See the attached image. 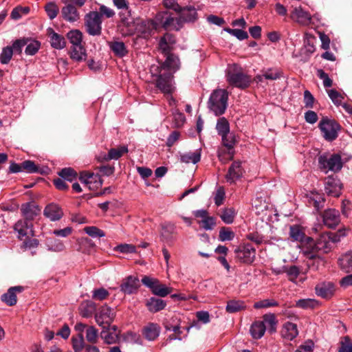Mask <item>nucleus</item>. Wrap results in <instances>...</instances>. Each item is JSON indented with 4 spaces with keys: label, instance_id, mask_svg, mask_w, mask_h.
<instances>
[{
    "label": "nucleus",
    "instance_id": "f257e3e1",
    "mask_svg": "<svg viewBox=\"0 0 352 352\" xmlns=\"http://www.w3.org/2000/svg\"><path fill=\"white\" fill-rule=\"evenodd\" d=\"M228 93L226 89H216L211 94L208 100V108L215 114H223L228 107Z\"/></svg>",
    "mask_w": 352,
    "mask_h": 352
},
{
    "label": "nucleus",
    "instance_id": "f03ea898",
    "mask_svg": "<svg viewBox=\"0 0 352 352\" xmlns=\"http://www.w3.org/2000/svg\"><path fill=\"white\" fill-rule=\"evenodd\" d=\"M227 80L230 85L241 89L248 87L251 81L250 77L245 74L243 69L236 64L228 66Z\"/></svg>",
    "mask_w": 352,
    "mask_h": 352
},
{
    "label": "nucleus",
    "instance_id": "7ed1b4c3",
    "mask_svg": "<svg viewBox=\"0 0 352 352\" xmlns=\"http://www.w3.org/2000/svg\"><path fill=\"white\" fill-rule=\"evenodd\" d=\"M153 20L157 30L162 28L164 30H179L181 28V19H177L168 11L159 12Z\"/></svg>",
    "mask_w": 352,
    "mask_h": 352
},
{
    "label": "nucleus",
    "instance_id": "20e7f679",
    "mask_svg": "<svg viewBox=\"0 0 352 352\" xmlns=\"http://www.w3.org/2000/svg\"><path fill=\"white\" fill-rule=\"evenodd\" d=\"M318 128L321 131L324 140L332 142L338 136V132L341 129L340 125L335 120L328 117H323L318 124Z\"/></svg>",
    "mask_w": 352,
    "mask_h": 352
},
{
    "label": "nucleus",
    "instance_id": "39448f33",
    "mask_svg": "<svg viewBox=\"0 0 352 352\" xmlns=\"http://www.w3.org/2000/svg\"><path fill=\"white\" fill-rule=\"evenodd\" d=\"M221 142L224 148H219L218 150V157L220 161L226 163L232 160L234 157V146L236 142L235 135L229 132L221 135Z\"/></svg>",
    "mask_w": 352,
    "mask_h": 352
},
{
    "label": "nucleus",
    "instance_id": "423d86ee",
    "mask_svg": "<svg viewBox=\"0 0 352 352\" xmlns=\"http://www.w3.org/2000/svg\"><path fill=\"white\" fill-rule=\"evenodd\" d=\"M85 25L89 35L99 36L102 32V19L96 11L89 12L85 16Z\"/></svg>",
    "mask_w": 352,
    "mask_h": 352
},
{
    "label": "nucleus",
    "instance_id": "0eeeda50",
    "mask_svg": "<svg viewBox=\"0 0 352 352\" xmlns=\"http://www.w3.org/2000/svg\"><path fill=\"white\" fill-rule=\"evenodd\" d=\"M153 30H157L153 19H136L134 21V26L127 30V33L133 34L138 32L142 37L147 38L151 35Z\"/></svg>",
    "mask_w": 352,
    "mask_h": 352
},
{
    "label": "nucleus",
    "instance_id": "6e6552de",
    "mask_svg": "<svg viewBox=\"0 0 352 352\" xmlns=\"http://www.w3.org/2000/svg\"><path fill=\"white\" fill-rule=\"evenodd\" d=\"M308 244L310 250L309 251L313 252H329L333 246L331 245V237L328 234L324 233L320 235L319 238L315 242L311 238H308Z\"/></svg>",
    "mask_w": 352,
    "mask_h": 352
},
{
    "label": "nucleus",
    "instance_id": "1a4fd4ad",
    "mask_svg": "<svg viewBox=\"0 0 352 352\" xmlns=\"http://www.w3.org/2000/svg\"><path fill=\"white\" fill-rule=\"evenodd\" d=\"M142 283L151 289L152 292L160 297H165L172 292V288L166 287L165 285L162 284L160 281L153 278L145 276L142 279Z\"/></svg>",
    "mask_w": 352,
    "mask_h": 352
},
{
    "label": "nucleus",
    "instance_id": "9d476101",
    "mask_svg": "<svg viewBox=\"0 0 352 352\" xmlns=\"http://www.w3.org/2000/svg\"><path fill=\"white\" fill-rule=\"evenodd\" d=\"M322 169L338 172L342 168L341 156L339 154H333L329 157L320 156L318 160Z\"/></svg>",
    "mask_w": 352,
    "mask_h": 352
},
{
    "label": "nucleus",
    "instance_id": "9b49d317",
    "mask_svg": "<svg viewBox=\"0 0 352 352\" xmlns=\"http://www.w3.org/2000/svg\"><path fill=\"white\" fill-rule=\"evenodd\" d=\"M236 258L243 263L250 264L255 258L256 250L251 244H245L235 250Z\"/></svg>",
    "mask_w": 352,
    "mask_h": 352
},
{
    "label": "nucleus",
    "instance_id": "f8f14e48",
    "mask_svg": "<svg viewBox=\"0 0 352 352\" xmlns=\"http://www.w3.org/2000/svg\"><path fill=\"white\" fill-rule=\"evenodd\" d=\"M115 313L107 305L102 306L95 314L96 322L99 326L106 324L109 326L113 321Z\"/></svg>",
    "mask_w": 352,
    "mask_h": 352
},
{
    "label": "nucleus",
    "instance_id": "ddd939ff",
    "mask_svg": "<svg viewBox=\"0 0 352 352\" xmlns=\"http://www.w3.org/2000/svg\"><path fill=\"white\" fill-rule=\"evenodd\" d=\"M21 215L24 220L32 222L38 215L41 214V208L34 202H27L23 204L20 208Z\"/></svg>",
    "mask_w": 352,
    "mask_h": 352
},
{
    "label": "nucleus",
    "instance_id": "4468645a",
    "mask_svg": "<svg viewBox=\"0 0 352 352\" xmlns=\"http://www.w3.org/2000/svg\"><path fill=\"white\" fill-rule=\"evenodd\" d=\"M80 182L88 186L91 190L98 189L102 185V179L99 174L90 172H82L79 177Z\"/></svg>",
    "mask_w": 352,
    "mask_h": 352
},
{
    "label": "nucleus",
    "instance_id": "2eb2a0df",
    "mask_svg": "<svg viewBox=\"0 0 352 352\" xmlns=\"http://www.w3.org/2000/svg\"><path fill=\"white\" fill-rule=\"evenodd\" d=\"M13 229L18 234L17 238L20 240L29 234L32 236H34L33 224L27 220L19 219L14 223Z\"/></svg>",
    "mask_w": 352,
    "mask_h": 352
},
{
    "label": "nucleus",
    "instance_id": "dca6fc26",
    "mask_svg": "<svg viewBox=\"0 0 352 352\" xmlns=\"http://www.w3.org/2000/svg\"><path fill=\"white\" fill-rule=\"evenodd\" d=\"M173 74L165 71L163 75L157 78L156 87L164 94H171L174 88L172 85Z\"/></svg>",
    "mask_w": 352,
    "mask_h": 352
},
{
    "label": "nucleus",
    "instance_id": "f3484780",
    "mask_svg": "<svg viewBox=\"0 0 352 352\" xmlns=\"http://www.w3.org/2000/svg\"><path fill=\"white\" fill-rule=\"evenodd\" d=\"M290 17L292 20L302 25H308L311 21L310 13L304 10L301 6L294 8L291 12Z\"/></svg>",
    "mask_w": 352,
    "mask_h": 352
},
{
    "label": "nucleus",
    "instance_id": "a211bd4d",
    "mask_svg": "<svg viewBox=\"0 0 352 352\" xmlns=\"http://www.w3.org/2000/svg\"><path fill=\"white\" fill-rule=\"evenodd\" d=\"M139 286V279L135 276H129L122 280L120 287L124 294H132L137 292Z\"/></svg>",
    "mask_w": 352,
    "mask_h": 352
},
{
    "label": "nucleus",
    "instance_id": "6ab92c4d",
    "mask_svg": "<svg viewBox=\"0 0 352 352\" xmlns=\"http://www.w3.org/2000/svg\"><path fill=\"white\" fill-rule=\"evenodd\" d=\"M77 6L72 3H67L61 9L63 19L69 23H76L79 21L80 15L78 11Z\"/></svg>",
    "mask_w": 352,
    "mask_h": 352
},
{
    "label": "nucleus",
    "instance_id": "aec40b11",
    "mask_svg": "<svg viewBox=\"0 0 352 352\" xmlns=\"http://www.w3.org/2000/svg\"><path fill=\"white\" fill-rule=\"evenodd\" d=\"M175 43V36L170 33H166L159 41V48L162 53L166 56L171 54Z\"/></svg>",
    "mask_w": 352,
    "mask_h": 352
},
{
    "label": "nucleus",
    "instance_id": "412c9836",
    "mask_svg": "<svg viewBox=\"0 0 352 352\" xmlns=\"http://www.w3.org/2000/svg\"><path fill=\"white\" fill-rule=\"evenodd\" d=\"M342 184L340 181L333 177H328L325 182L324 190L326 193L334 197H338L341 194Z\"/></svg>",
    "mask_w": 352,
    "mask_h": 352
},
{
    "label": "nucleus",
    "instance_id": "4be33fe9",
    "mask_svg": "<svg viewBox=\"0 0 352 352\" xmlns=\"http://www.w3.org/2000/svg\"><path fill=\"white\" fill-rule=\"evenodd\" d=\"M336 292V285L332 282H322L316 286V293L323 298H331Z\"/></svg>",
    "mask_w": 352,
    "mask_h": 352
},
{
    "label": "nucleus",
    "instance_id": "5701e85b",
    "mask_svg": "<svg viewBox=\"0 0 352 352\" xmlns=\"http://www.w3.org/2000/svg\"><path fill=\"white\" fill-rule=\"evenodd\" d=\"M24 288L22 286L11 287L6 293L1 296V300L8 306H14L16 304V294L21 293Z\"/></svg>",
    "mask_w": 352,
    "mask_h": 352
},
{
    "label": "nucleus",
    "instance_id": "b1692460",
    "mask_svg": "<svg viewBox=\"0 0 352 352\" xmlns=\"http://www.w3.org/2000/svg\"><path fill=\"white\" fill-rule=\"evenodd\" d=\"M243 169L241 167V163L239 161L234 162L230 166L226 179L230 184L234 183L236 180L242 177Z\"/></svg>",
    "mask_w": 352,
    "mask_h": 352
},
{
    "label": "nucleus",
    "instance_id": "393cba45",
    "mask_svg": "<svg viewBox=\"0 0 352 352\" xmlns=\"http://www.w3.org/2000/svg\"><path fill=\"white\" fill-rule=\"evenodd\" d=\"M43 214L52 221H56L63 217V211L57 204H50L45 208Z\"/></svg>",
    "mask_w": 352,
    "mask_h": 352
},
{
    "label": "nucleus",
    "instance_id": "a878e982",
    "mask_svg": "<svg viewBox=\"0 0 352 352\" xmlns=\"http://www.w3.org/2000/svg\"><path fill=\"white\" fill-rule=\"evenodd\" d=\"M323 222L329 228H333L340 222L339 211L335 209H328L324 212Z\"/></svg>",
    "mask_w": 352,
    "mask_h": 352
},
{
    "label": "nucleus",
    "instance_id": "bb28decb",
    "mask_svg": "<svg viewBox=\"0 0 352 352\" xmlns=\"http://www.w3.org/2000/svg\"><path fill=\"white\" fill-rule=\"evenodd\" d=\"M177 12L180 13V16L177 19H181V28L184 23L193 21L197 17V11L193 7L182 8Z\"/></svg>",
    "mask_w": 352,
    "mask_h": 352
},
{
    "label": "nucleus",
    "instance_id": "cd10ccee",
    "mask_svg": "<svg viewBox=\"0 0 352 352\" xmlns=\"http://www.w3.org/2000/svg\"><path fill=\"white\" fill-rule=\"evenodd\" d=\"M281 334L283 338L287 340H294L298 335L297 325L290 322H285L283 326Z\"/></svg>",
    "mask_w": 352,
    "mask_h": 352
},
{
    "label": "nucleus",
    "instance_id": "c85d7f7f",
    "mask_svg": "<svg viewBox=\"0 0 352 352\" xmlns=\"http://www.w3.org/2000/svg\"><path fill=\"white\" fill-rule=\"evenodd\" d=\"M160 328L155 323H149L142 329V334L149 341L155 340L160 335Z\"/></svg>",
    "mask_w": 352,
    "mask_h": 352
},
{
    "label": "nucleus",
    "instance_id": "c756f323",
    "mask_svg": "<svg viewBox=\"0 0 352 352\" xmlns=\"http://www.w3.org/2000/svg\"><path fill=\"white\" fill-rule=\"evenodd\" d=\"M51 46L56 50L63 49L66 46V41L64 36L55 32L52 29L49 30Z\"/></svg>",
    "mask_w": 352,
    "mask_h": 352
},
{
    "label": "nucleus",
    "instance_id": "7c9ffc66",
    "mask_svg": "<svg viewBox=\"0 0 352 352\" xmlns=\"http://www.w3.org/2000/svg\"><path fill=\"white\" fill-rule=\"evenodd\" d=\"M166 60L164 62V66L166 67L167 72H175L179 68V59L177 56L171 53L166 55Z\"/></svg>",
    "mask_w": 352,
    "mask_h": 352
},
{
    "label": "nucleus",
    "instance_id": "2f4dec72",
    "mask_svg": "<svg viewBox=\"0 0 352 352\" xmlns=\"http://www.w3.org/2000/svg\"><path fill=\"white\" fill-rule=\"evenodd\" d=\"M305 254H307L311 263H309V266L314 268L316 270H320L321 267H324L326 261L321 256L317 255V253L310 252L307 250L305 251Z\"/></svg>",
    "mask_w": 352,
    "mask_h": 352
},
{
    "label": "nucleus",
    "instance_id": "473e14b6",
    "mask_svg": "<svg viewBox=\"0 0 352 352\" xmlns=\"http://www.w3.org/2000/svg\"><path fill=\"white\" fill-rule=\"evenodd\" d=\"M338 265L346 273L352 272V251L342 254L338 259Z\"/></svg>",
    "mask_w": 352,
    "mask_h": 352
},
{
    "label": "nucleus",
    "instance_id": "72a5a7b5",
    "mask_svg": "<svg viewBox=\"0 0 352 352\" xmlns=\"http://www.w3.org/2000/svg\"><path fill=\"white\" fill-rule=\"evenodd\" d=\"M67 38L72 45V47L76 46V49H80V45L82 42V33L78 30H72L67 32Z\"/></svg>",
    "mask_w": 352,
    "mask_h": 352
},
{
    "label": "nucleus",
    "instance_id": "f704fd0d",
    "mask_svg": "<svg viewBox=\"0 0 352 352\" xmlns=\"http://www.w3.org/2000/svg\"><path fill=\"white\" fill-rule=\"evenodd\" d=\"M146 305L151 312L155 313L164 309L166 303L160 298L152 297L147 300Z\"/></svg>",
    "mask_w": 352,
    "mask_h": 352
},
{
    "label": "nucleus",
    "instance_id": "c9c22d12",
    "mask_svg": "<svg viewBox=\"0 0 352 352\" xmlns=\"http://www.w3.org/2000/svg\"><path fill=\"white\" fill-rule=\"evenodd\" d=\"M266 326L264 322L256 321L250 327V333L254 339L261 338L265 333Z\"/></svg>",
    "mask_w": 352,
    "mask_h": 352
},
{
    "label": "nucleus",
    "instance_id": "e433bc0d",
    "mask_svg": "<svg viewBox=\"0 0 352 352\" xmlns=\"http://www.w3.org/2000/svg\"><path fill=\"white\" fill-rule=\"evenodd\" d=\"M200 159L201 152L199 150H197L195 152H189L187 153L181 154L179 157L180 162L186 164H197L200 161Z\"/></svg>",
    "mask_w": 352,
    "mask_h": 352
},
{
    "label": "nucleus",
    "instance_id": "4c0bfd02",
    "mask_svg": "<svg viewBox=\"0 0 352 352\" xmlns=\"http://www.w3.org/2000/svg\"><path fill=\"white\" fill-rule=\"evenodd\" d=\"M176 226L172 223H166L162 226L161 236L166 241L173 239V234L175 232Z\"/></svg>",
    "mask_w": 352,
    "mask_h": 352
},
{
    "label": "nucleus",
    "instance_id": "58836bf2",
    "mask_svg": "<svg viewBox=\"0 0 352 352\" xmlns=\"http://www.w3.org/2000/svg\"><path fill=\"white\" fill-rule=\"evenodd\" d=\"M119 16L122 25L127 28V30H129L132 26H134L135 20L131 17L129 8L126 10H121Z\"/></svg>",
    "mask_w": 352,
    "mask_h": 352
},
{
    "label": "nucleus",
    "instance_id": "ea45409f",
    "mask_svg": "<svg viewBox=\"0 0 352 352\" xmlns=\"http://www.w3.org/2000/svg\"><path fill=\"white\" fill-rule=\"evenodd\" d=\"M27 44L25 50V53L28 56H33L36 54L41 47V43L36 40H33L30 38H26Z\"/></svg>",
    "mask_w": 352,
    "mask_h": 352
},
{
    "label": "nucleus",
    "instance_id": "a19ab883",
    "mask_svg": "<svg viewBox=\"0 0 352 352\" xmlns=\"http://www.w3.org/2000/svg\"><path fill=\"white\" fill-rule=\"evenodd\" d=\"M79 248L78 250L85 254H90L95 248V244L90 239L87 237H82L78 241Z\"/></svg>",
    "mask_w": 352,
    "mask_h": 352
},
{
    "label": "nucleus",
    "instance_id": "79ce46f5",
    "mask_svg": "<svg viewBox=\"0 0 352 352\" xmlns=\"http://www.w3.org/2000/svg\"><path fill=\"white\" fill-rule=\"evenodd\" d=\"M87 57L86 50L82 45H80V49H76L75 47H71L70 58L77 62L85 60Z\"/></svg>",
    "mask_w": 352,
    "mask_h": 352
},
{
    "label": "nucleus",
    "instance_id": "37998d69",
    "mask_svg": "<svg viewBox=\"0 0 352 352\" xmlns=\"http://www.w3.org/2000/svg\"><path fill=\"white\" fill-rule=\"evenodd\" d=\"M110 48L119 57L124 56L128 52L124 43L120 41L112 42L110 44Z\"/></svg>",
    "mask_w": 352,
    "mask_h": 352
},
{
    "label": "nucleus",
    "instance_id": "c03bdc74",
    "mask_svg": "<svg viewBox=\"0 0 352 352\" xmlns=\"http://www.w3.org/2000/svg\"><path fill=\"white\" fill-rule=\"evenodd\" d=\"M324 202V199L322 197V195L318 192H311L309 197V204L313 205L317 210L323 208Z\"/></svg>",
    "mask_w": 352,
    "mask_h": 352
},
{
    "label": "nucleus",
    "instance_id": "a18cd8bd",
    "mask_svg": "<svg viewBox=\"0 0 352 352\" xmlns=\"http://www.w3.org/2000/svg\"><path fill=\"white\" fill-rule=\"evenodd\" d=\"M264 324L266 326V329H267L270 333H273L276 331L277 320L276 319V316L273 314H265L263 317Z\"/></svg>",
    "mask_w": 352,
    "mask_h": 352
},
{
    "label": "nucleus",
    "instance_id": "49530a36",
    "mask_svg": "<svg viewBox=\"0 0 352 352\" xmlns=\"http://www.w3.org/2000/svg\"><path fill=\"white\" fill-rule=\"evenodd\" d=\"M100 336L104 342L108 344L116 343L118 338V334L117 333H113L110 331L109 329H106L105 326H103Z\"/></svg>",
    "mask_w": 352,
    "mask_h": 352
},
{
    "label": "nucleus",
    "instance_id": "de8ad7c7",
    "mask_svg": "<svg viewBox=\"0 0 352 352\" xmlns=\"http://www.w3.org/2000/svg\"><path fill=\"white\" fill-rule=\"evenodd\" d=\"M216 129L218 134L221 136L228 133L230 131V124L227 119L224 117H221L218 119Z\"/></svg>",
    "mask_w": 352,
    "mask_h": 352
},
{
    "label": "nucleus",
    "instance_id": "09e8293b",
    "mask_svg": "<svg viewBox=\"0 0 352 352\" xmlns=\"http://www.w3.org/2000/svg\"><path fill=\"white\" fill-rule=\"evenodd\" d=\"M245 307L243 301L232 300L228 302L226 309L228 313H235L244 309Z\"/></svg>",
    "mask_w": 352,
    "mask_h": 352
},
{
    "label": "nucleus",
    "instance_id": "8fccbe9b",
    "mask_svg": "<svg viewBox=\"0 0 352 352\" xmlns=\"http://www.w3.org/2000/svg\"><path fill=\"white\" fill-rule=\"evenodd\" d=\"M128 153V148L126 146H121L118 148H111L108 152V159L118 160L124 153Z\"/></svg>",
    "mask_w": 352,
    "mask_h": 352
},
{
    "label": "nucleus",
    "instance_id": "3c124183",
    "mask_svg": "<svg viewBox=\"0 0 352 352\" xmlns=\"http://www.w3.org/2000/svg\"><path fill=\"white\" fill-rule=\"evenodd\" d=\"M58 175L65 180L72 182L77 177L76 172L72 168H63L58 172Z\"/></svg>",
    "mask_w": 352,
    "mask_h": 352
},
{
    "label": "nucleus",
    "instance_id": "603ef678",
    "mask_svg": "<svg viewBox=\"0 0 352 352\" xmlns=\"http://www.w3.org/2000/svg\"><path fill=\"white\" fill-rule=\"evenodd\" d=\"M95 310L92 302L82 303L79 307L80 314L83 318L90 317Z\"/></svg>",
    "mask_w": 352,
    "mask_h": 352
},
{
    "label": "nucleus",
    "instance_id": "864d4df0",
    "mask_svg": "<svg viewBox=\"0 0 352 352\" xmlns=\"http://www.w3.org/2000/svg\"><path fill=\"white\" fill-rule=\"evenodd\" d=\"M264 78L267 80H274L278 79L282 76V72L276 68H269L265 70H263Z\"/></svg>",
    "mask_w": 352,
    "mask_h": 352
},
{
    "label": "nucleus",
    "instance_id": "5fc2aeb1",
    "mask_svg": "<svg viewBox=\"0 0 352 352\" xmlns=\"http://www.w3.org/2000/svg\"><path fill=\"white\" fill-rule=\"evenodd\" d=\"M45 10L50 19H55L59 12V8L54 2H49L45 6Z\"/></svg>",
    "mask_w": 352,
    "mask_h": 352
},
{
    "label": "nucleus",
    "instance_id": "6e6d98bb",
    "mask_svg": "<svg viewBox=\"0 0 352 352\" xmlns=\"http://www.w3.org/2000/svg\"><path fill=\"white\" fill-rule=\"evenodd\" d=\"M220 217L224 223L230 224L234 221L235 210L233 208H225Z\"/></svg>",
    "mask_w": 352,
    "mask_h": 352
},
{
    "label": "nucleus",
    "instance_id": "4d7b16f0",
    "mask_svg": "<svg viewBox=\"0 0 352 352\" xmlns=\"http://www.w3.org/2000/svg\"><path fill=\"white\" fill-rule=\"evenodd\" d=\"M13 49L10 46H6L2 49L0 54V62L2 64H8L12 59Z\"/></svg>",
    "mask_w": 352,
    "mask_h": 352
},
{
    "label": "nucleus",
    "instance_id": "13d9d810",
    "mask_svg": "<svg viewBox=\"0 0 352 352\" xmlns=\"http://www.w3.org/2000/svg\"><path fill=\"white\" fill-rule=\"evenodd\" d=\"M98 331L94 326H89L86 329V340L92 344H96L98 340Z\"/></svg>",
    "mask_w": 352,
    "mask_h": 352
},
{
    "label": "nucleus",
    "instance_id": "bf43d9fd",
    "mask_svg": "<svg viewBox=\"0 0 352 352\" xmlns=\"http://www.w3.org/2000/svg\"><path fill=\"white\" fill-rule=\"evenodd\" d=\"M72 341L74 352H80L86 346L82 334L78 335L76 338L73 337Z\"/></svg>",
    "mask_w": 352,
    "mask_h": 352
},
{
    "label": "nucleus",
    "instance_id": "052dcab7",
    "mask_svg": "<svg viewBox=\"0 0 352 352\" xmlns=\"http://www.w3.org/2000/svg\"><path fill=\"white\" fill-rule=\"evenodd\" d=\"M284 272L287 274L289 280L294 281L300 274V268L296 265L284 266Z\"/></svg>",
    "mask_w": 352,
    "mask_h": 352
},
{
    "label": "nucleus",
    "instance_id": "680f3d73",
    "mask_svg": "<svg viewBox=\"0 0 352 352\" xmlns=\"http://www.w3.org/2000/svg\"><path fill=\"white\" fill-rule=\"evenodd\" d=\"M23 171H25L28 173H39V167L31 160H25L22 162Z\"/></svg>",
    "mask_w": 352,
    "mask_h": 352
},
{
    "label": "nucleus",
    "instance_id": "e2e57ef3",
    "mask_svg": "<svg viewBox=\"0 0 352 352\" xmlns=\"http://www.w3.org/2000/svg\"><path fill=\"white\" fill-rule=\"evenodd\" d=\"M278 305L277 301L273 299H264L263 300H260L256 302L254 304V307L255 309H262V308H268L271 307H276Z\"/></svg>",
    "mask_w": 352,
    "mask_h": 352
},
{
    "label": "nucleus",
    "instance_id": "0e129e2a",
    "mask_svg": "<svg viewBox=\"0 0 352 352\" xmlns=\"http://www.w3.org/2000/svg\"><path fill=\"white\" fill-rule=\"evenodd\" d=\"M338 351L352 352V340L349 337L345 336L341 340Z\"/></svg>",
    "mask_w": 352,
    "mask_h": 352
},
{
    "label": "nucleus",
    "instance_id": "69168bd1",
    "mask_svg": "<svg viewBox=\"0 0 352 352\" xmlns=\"http://www.w3.org/2000/svg\"><path fill=\"white\" fill-rule=\"evenodd\" d=\"M234 237V233L229 228H222L219 231V239L221 241H231Z\"/></svg>",
    "mask_w": 352,
    "mask_h": 352
},
{
    "label": "nucleus",
    "instance_id": "338daca9",
    "mask_svg": "<svg viewBox=\"0 0 352 352\" xmlns=\"http://www.w3.org/2000/svg\"><path fill=\"white\" fill-rule=\"evenodd\" d=\"M86 234L92 237H104L105 232L96 226H87L84 228Z\"/></svg>",
    "mask_w": 352,
    "mask_h": 352
},
{
    "label": "nucleus",
    "instance_id": "774afa93",
    "mask_svg": "<svg viewBox=\"0 0 352 352\" xmlns=\"http://www.w3.org/2000/svg\"><path fill=\"white\" fill-rule=\"evenodd\" d=\"M290 236L295 241H302L305 234L298 226H292L290 227Z\"/></svg>",
    "mask_w": 352,
    "mask_h": 352
}]
</instances>
